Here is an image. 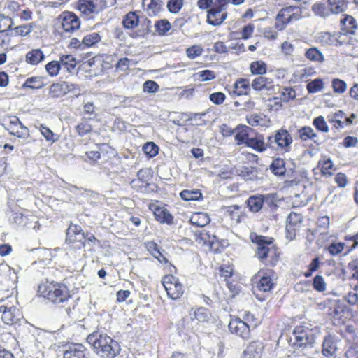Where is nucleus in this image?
Returning a JSON list of instances; mask_svg holds the SVG:
<instances>
[{
	"label": "nucleus",
	"instance_id": "nucleus-1",
	"mask_svg": "<svg viewBox=\"0 0 358 358\" xmlns=\"http://www.w3.org/2000/svg\"><path fill=\"white\" fill-rule=\"evenodd\" d=\"M250 238L251 242L256 245L255 255L265 268L271 269L279 264L282 253L273 237L258 235L252 232L250 235Z\"/></svg>",
	"mask_w": 358,
	"mask_h": 358
},
{
	"label": "nucleus",
	"instance_id": "nucleus-2",
	"mask_svg": "<svg viewBox=\"0 0 358 358\" xmlns=\"http://www.w3.org/2000/svg\"><path fill=\"white\" fill-rule=\"evenodd\" d=\"M37 293L55 306H62L72 298V293L69 286L63 282L46 280L38 286Z\"/></svg>",
	"mask_w": 358,
	"mask_h": 358
},
{
	"label": "nucleus",
	"instance_id": "nucleus-3",
	"mask_svg": "<svg viewBox=\"0 0 358 358\" xmlns=\"http://www.w3.org/2000/svg\"><path fill=\"white\" fill-rule=\"evenodd\" d=\"M95 353L102 358H115L120 352L119 343L106 334L93 333L87 338Z\"/></svg>",
	"mask_w": 358,
	"mask_h": 358
},
{
	"label": "nucleus",
	"instance_id": "nucleus-4",
	"mask_svg": "<svg viewBox=\"0 0 358 358\" xmlns=\"http://www.w3.org/2000/svg\"><path fill=\"white\" fill-rule=\"evenodd\" d=\"M65 243L69 250L76 251L84 248L87 243L99 245L100 241L92 233H85L80 225L71 222L66 231Z\"/></svg>",
	"mask_w": 358,
	"mask_h": 358
},
{
	"label": "nucleus",
	"instance_id": "nucleus-5",
	"mask_svg": "<svg viewBox=\"0 0 358 358\" xmlns=\"http://www.w3.org/2000/svg\"><path fill=\"white\" fill-rule=\"evenodd\" d=\"M260 322L254 314L247 311L243 315V319L237 316H231L228 324L230 333L244 341L251 337V331L256 329Z\"/></svg>",
	"mask_w": 358,
	"mask_h": 358
},
{
	"label": "nucleus",
	"instance_id": "nucleus-6",
	"mask_svg": "<svg viewBox=\"0 0 358 358\" xmlns=\"http://www.w3.org/2000/svg\"><path fill=\"white\" fill-rule=\"evenodd\" d=\"M138 12L129 11L122 19V27L125 29L132 31L129 34L132 38H145L151 32V20L144 17L141 22Z\"/></svg>",
	"mask_w": 358,
	"mask_h": 358
},
{
	"label": "nucleus",
	"instance_id": "nucleus-7",
	"mask_svg": "<svg viewBox=\"0 0 358 358\" xmlns=\"http://www.w3.org/2000/svg\"><path fill=\"white\" fill-rule=\"evenodd\" d=\"M320 333L317 327H313L308 322H303L296 325L293 330L294 338V346L295 348H312Z\"/></svg>",
	"mask_w": 358,
	"mask_h": 358
},
{
	"label": "nucleus",
	"instance_id": "nucleus-8",
	"mask_svg": "<svg viewBox=\"0 0 358 358\" xmlns=\"http://www.w3.org/2000/svg\"><path fill=\"white\" fill-rule=\"evenodd\" d=\"M194 239L198 244L207 247L214 254L221 253L227 246V241L215 235V227L196 231Z\"/></svg>",
	"mask_w": 358,
	"mask_h": 358
},
{
	"label": "nucleus",
	"instance_id": "nucleus-9",
	"mask_svg": "<svg viewBox=\"0 0 358 358\" xmlns=\"http://www.w3.org/2000/svg\"><path fill=\"white\" fill-rule=\"evenodd\" d=\"M303 17V8L299 6H287L282 7L275 18V28L282 31L287 27Z\"/></svg>",
	"mask_w": 358,
	"mask_h": 358
},
{
	"label": "nucleus",
	"instance_id": "nucleus-10",
	"mask_svg": "<svg viewBox=\"0 0 358 358\" xmlns=\"http://www.w3.org/2000/svg\"><path fill=\"white\" fill-rule=\"evenodd\" d=\"M293 142L292 137L289 131L281 128L275 131L273 135L267 138V145L270 148L287 152L290 150L291 144Z\"/></svg>",
	"mask_w": 358,
	"mask_h": 358
},
{
	"label": "nucleus",
	"instance_id": "nucleus-11",
	"mask_svg": "<svg viewBox=\"0 0 358 358\" xmlns=\"http://www.w3.org/2000/svg\"><path fill=\"white\" fill-rule=\"evenodd\" d=\"M275 272L273 269L261 268L253 278L254 286L261 292H270L275 286L273 278Z\"/></svg>",
	"mask_w": 358,
	"mask_h": 358
},
{
	"label": "nucleus",
	"instance_id": "nucleus-12",
	"mask_svg": "<svg viewBox=\"0 0 358 358\" xmlns=\"http://www.w3.org/2000/svg\"><path fill=\"white\" fill-rule=\"evenodd\" d=\"M162 283L169 298L173 300L180 299L185 292V287L174 275L166 274L162 279Z\"/></svg>",
	"mask_w": 358,
	"mask_h": 358
},
{
	"label": "nucleus",
	"instance_id": "nucleus-13",
	"mask_svg": "<svg viewBox=\"0 0 358 358\" xmlns=\"http://www.w3.org/2000/svg\"><path fill=\"white\" fill-rule=\"evenodd\" d=\"M106 0H78L76 3V9L80 13L89 18L98 14L106 7Z\"/></svg>",
	"mask_w": 358,
	"mask_h": 358
},
{
	"label": "nucleus",
	"instance_id": "nucleus-14",
	"mask_svg": "<svg viewBox=\"0 0 358 358\" xmlns=\"http://www.w3.org/2000/svg\"><path fill=\"white\" fill-rule=\"evenodd\" d=\"M148 208L153 213L155 220L160 224L172 225L174 223L173 215L166 208V205L155 200L148 205Z\"/></svg>",
	"mask_w": 358,
	"mask_h": 358
},
{
	"label": "nucleus",
	"instance_id": "nucleus-15",
	"mask_svg": "<svg viewBox=\"0 0 358 358\" xmlns=\"http://www.w3.org/2000/svg\"><path fill=\"white\" fill-rule=\"evenodd\" d=\"M344 240L348 242H352V245H345L343 242L330 243L327 250L331 256H336L345 250L344 255L350 253L358 245V232L353 236H345Z\"/></svg>",
	"mask_w": 358,
	"mask_h": 358
},
{
	"label": "nucleus",
	"instance_id": "nucleus-16",
	"mask_svg": "<svg viewBox=\"0 0 358 358\" xmlns=\"http://www.w3.org/2000/svg\"><path fill=\"white\" fill-rule=\"evenodd\" d=\"M227 5L214 3L207 13V22L213 26H219L227 19L228 13L226 10Z\"/></svg>",
	"mask_w": 358,
	"mask_h": 358
},
{
	"label": "nucleus",
	"instance_id": "nucleus-17",
	"mask_svg": "<svg viewBox=\"0 0 358 358\" xmlns=\"http://www.w3.org/2000/svg\"><path fill=\"white\" fill-rule=\"evenodd\" d=\"M58 20L65 32L73 33L80 27V20L73 12L65 10L59 16Z\"/></svg>",
	"mask_w": 358,
	"mask_h": 358
},
{
	"label": "nucleus",
	"instance_id": "nucleus-18",
	"mask_svg": "<svg viewBox=\"0 0 358 358\" xmlns=\"http://www.w3.org/2000/svg\"><path fill=\"white\" fill-rule=\"evenodd\" d=\"M78 90V85L62 81L52 83L50 86L48 94L51 98L57 99L65 96L69 92Z\"/></svg>",
	"mask_w": 358,
	"mask_h": 358
},
{
	"label": "nucleus",
	"instance_id": "nucleus-19",
	"mask_svg": "<svg viewBox=\"0 0 358 358\" xmlns=\"http://www.w3.org/2000/svg\"><path fill=\"white\" fill-rule=\"evenodd\" d=\"M6 129L10 135L20 138H27L29 136V129L22 124L17 116L9 117Z\"/></svg>",
	"mask_w": 358,
	"mask_h": 358
},
{
	"label": "nucleus",
	"instance_id": "nucleus-20",
	"mask_svg": "<svg viewBox=\"0 0 358 358\" xmlns=\"http://www.w3.org/2000/svg\"><path fill=\"white\" fill-rule=\"evenodd\" d=\"M90 352L82 343H72L66 347L63 358H89Z\"/></svg>",
	"mask_w": 358,
	"mask_h": 358
},
{
	"label": "nucleus",
	"instance_id": "nucleus-21",
	"mask_svg": "<svg viewBox=\"0 0 358 358\" xmlns=\"http://www.w3.org/2000/svg\"><path fill=\"white\" fill-rule=\"evenodd\" d=\"M226 215L233 224H238L244 222L247 218L245 209L242 206L231 205L226 207Z\"/></svg>",
	"mask_w": 358,
	"mask_h": 358
},
{
	"label": "nucleus",
	"instance_id": "nucleus-22",
	"mask_svg": "<svg viewBox=\"0 0 358 358\" xmlns=\"http://www.w3.org/2000/svg\"><path fill=\"white\" fill-rule=\"evenodd\" d=\"M1 318L4 324L11 325L17 322L20 318V310L15 306H0Z\"/></svg>",
	"mask_w": 358,
	"mask_h": 358
},
{
	"label": "nucleus",
	"instance_id": "nucleus-23",
	"mask_svg": "<svg viewBox=\"0 0 358 358\" xmlns=\"http://www.w3.org/2000/svg\"><path fill=\"white\" fill-rule=\"evenodd\" d=\"M340 27L343 35L354 34L357 29V23L353 16L343 14L340 20Z\"/></svg>",
	"mask_w": 358,
	"mask_h": 358
},
{
	"label": "nucleus",
	"instance_id": "nucleus-24",
	"mask_svg": "<svg viewBox=\"0 0 358 358\" xmlns=\"http://www.w3.org/2000/svg\"><path fill=\"white\" fill-rule=\"evenodd\" d=\"M96 146L100 151H87L85 152V155L91 162H97L101 158V154L103 155L104 152L113 157L116 155L115 150L107 143L96 144Z\"/></svg>",
	"mask_w": 358,
	"mask_h": 358
},
{
	"label": "nucleus",
	"instance_id": "nucleus-25",
	"mask_svg": "<svg viewBox=\"0 0 358 358\" xmlns=\"http://www.w3.org/2000/svg\"><path fill=\"white\" fill-rule=\"evenodd\" d=\"M45 59L44 52L41 48H31L24 56L25 62L31 66H37Z\"/></svg>",
	"mask_w": 358,
	"mask_h": 358
},
{
	"label": "nucleus",
	"instance_id": "nucleus-26",
	"mask_svg": "<svg viewBox=\"0 0 358 358\" xmlns=\"http://www.w3.org/2000/svg\"><path fill=\"white\" fill-rule=\"evenodd\" d=\"M267 198V196L263 194L250 196L246 201L250 211L254 213L259 212Z\"/></svg>",
	"mask_w": 358,
	"mask_h": 358
},
{
	"label": "nucleus",
	"instance_id": "nucleus-27",
	"mask_svg": "<svg viewBox=\"0 0 358 358\" xmlns=\"http://www.w3.org/2000/svg\"><path fill=\"white\" fill-rule=\"evenodd\" d=\"M317 168L320 169L321 175L326 178L332 176L336 171V167L333 162L327 157L319 160Z\"/></svg>",
	"mask_w": 358,
	"mask_h": 358
},
{
	"label": "nucleus",
	"instance_id": "nucleus-28",
	"mask_svg": "<svg viewBox=\"0 0 358 358\" xmlns=\"http://www.w3.org/2000/svg\"><path fill=\"white\" fill-rule=\"evenodd\" d=\"M252 129L243 124H239L235 128L234 138L237 145L245 144L250 138V132Z\"/></svg>",
	"mask_w": 358,
	"mask_h": 358
},
{
	"label": "nucleus",
	"instance_id": "nucleus-29",
	"mask_svg": "<svg viewBox=\"0 0 358 358\" xmlns=\"http://www.w3.org/2000/svg\"><path fill=\"white\" fill-rule=\"evenodd\" d=\"M263 349L264 345L262 341H252L247 345L246 348L243 351V356L259 358Z\"/></svg>",
	"mask_w": 358,
	"mask_h": 358
},
{
	"label": "nucleus",
	"instance_id": "nucleus-30",
	"mask_svg": "<svg viewBox=\"0 0 358 358\" xmlns=\"http://www.w3.org/2000/svg\"><path fill=\"white\" fill-rule=\"evenodd\" d=\"M343 34L341 31L334 33L325 32L322 35L321 38L322 41L329 45L338 46L343 43Z\"/></svg>",
	"mask_w": 358,
	"mask_h": 358
},
{
	"label": "nucleus",
	"instance_id": "nucleus-31",
	"mask_svg": "<svg viewBox=\"0 0 358 358\" xmlns=\"http://www.w3.org/2000/svg\"><path fill=\"white\" fill-rule=\"evenodd\" d=\"M144 10L150 17H155L159 15L162 10L161 0H143Z\"/></svg>",
	"mask_w": 358,
	"mask_h": 358
},
{
	"label": "nucleus",
	"instance_id": "nucleus-32",
	"mask_svg": "<svg viewBox=\"0 0 358 358\" xmlns=\"http://www.w3.org/2000/svg\"><path fill=\"white\" fill-rule=\"evenodd\" d=\"M336 350V343L334 337L330 334L325 336L322 343V355L329 357L335 354Z\"/></svg>",
	"mask_w": 358,
	"mask_h": 358
},
{
	"label": "nucleus",
	"instance_id": "nucleus-33",
	"mask_svg": "<svg viewBox=\"0 0 358 358\" xmlns=\"http://www.w3.org/2000/svg\"><path fill=\"white\" fill-rule=\"evenodd\" d=\"M250 90V81L247 78H240L234 84L232 93L236 96L246 95Z\"/></svg>",
	"mask_w": 358,
	"mask_h": 358
},
{
	"label": "nucleus",
	"instance_id": "nucleus-34",
	"mask_svg": "<svg viewBox=\"0 0 358 358\" xmlns=\"http://www.w3.org/2000/svg\"><path fill=\"white\" fill-rule=\"evenodd\" d=\"M331 15H338L345 12L348 7L347 0H327Z\"/></svg>",
	"mask_w": 358,
	"mask_h": 358
},
{
	"label": "nucleus",
	"instance_id": "nucleus-35",
	"mask_svg": "<svg viewBox=\"0 0 358 358\" xmlns=\"http://www.w3.org/2000/svg\"><path fill=\"white\" fill-rule=\"evenodd\" d=\"M247 147L250 148L257 152H262L268 147L266 144L262 135L254 138H249L245 144Z\"/></svg>",
	"mask_w": 358,
	"mask_h": 358
},
{
	"label": "nucleus",
	"instance_id": "nucleus-36",
	"mask_svg": "<svg viewBox=\"0 0 358 358\" xmlns=\"http://www.w3.org/2000/svg\"><path fill=\"white\" fill-rule=\"evenodd\" d=\"M210 221V218L208 213L203 212H196L192 214L190 217V222L192 225L203 227Z\"/></svg>",
	"mask_w": 358,
	"mask_h": 358
},
{
	"label": "nucleus",
	"instance_id": "nucleus-37",
	"mask_svg": "<svg viewBox=\"0 0 358 358\" xmlns=\"http://www.w3.org/2000/svg\"><path fill=\"white\" fill-rule=\"evenodd\" d=\"M311 10L315 15L319 17H327L331 15L327 2L317 1L313 4Z\"/></svg>",
	"mask_w": 358,
	"mask_h": 358
},
{
	"label": "nucleus",
	"instance_id": "nucleus-38",
	"mask_svg": "<svg viewBox=\"0 0 358 358\" xmlns=\"http://www.w3.org/2000/svg\"><path fill=\"white\" fill-rule=\"evenodd\" d=\"M34 24L33 22L22 24L16 27H14L11 29L10 36L17 37H26L33 30Z\"/></svg>",
	"mask_w": 358,
	"mask_h": 358
},
{
	"label": "nucleus",
	"instance_id": "nucleus-39",
	"mask_svg": "<svg viewBox=\"0 0 358 358\" xmlns=\"http://www.w3.org/2000/svg\"><path fill=\"white\" fill-rule=\"evenodd\" d=\"M154 27L158 36H163L169 34L171 29V24L167 19H162L155 22Z\"/></svg>",
	"mask_w": 358,
	"mask_h": 358
},
{
	"label": "nucleus",
	"instance_id": "nucleus-40",
	"mask_svg": "<svg viewBox=\"0 0 358 358\" xmlns=\"http://www.w3.org/2000/svg\"><path fill=\"white\" fill-rule=\"evenodd\" d=\"M180 196L186 201H201L203 198L200 189H184L180 192Z\"/></svg>",
	"mask_w": 358,
	"mask_h": 358
},
{
	"label": "nucleus",
	"instance_id": "nucleus-41",
	"mask_svg": "<svg viewBox=\"0 0 358 358\" xmlns=\"http://www.w3.org/2000/svg\"><path fill=\"white\" fill-rule=\"evenodd\" d=\"M61 68L64 67L68 72H71L77 65L76 58L70 54L62 55L59 57Z\"/></svg>",
	"mask_w": 358,
	"mask_h": 358
},
{
	"label": "nucleus",
	"instance_id": "nucleus-42",
	"mask_svg": "<svg viewBox=\"0 0 358 358\" xmlns=\"http://www.w3.org/2000/svg\"><path fill=\"white\" fill-rule=\"evenodd\" d=\"M272 173L276 176H283L286 172L285 162L281 158H276L273 160L270 165Z\"/></svg>",
	"mask_w": 358,
	"mask_h": 358
},
{
	"label": "nucleus",
	"instance_id": "nucleus-43",
	"mask_svg": "<svg viewBox=\"0 0 358 358\" xmlns=\"http://www.w3.org/2000/svg\"><path fill=\"white\" fill-rule=\"evenodd\" d=\"M250 70L252 75L262 76L267 71V64L262 60L254 61L250 64Z\"/></svg>",
	"mask_w": 358,
	"mask_h": 358
},
{
	"label": "nucleus",
	"instance_id": "nucleus-44",
	"mask_svg": "<svg viewBox=\"0 0 358 358\" xmlns=\"http://www.w3.org/2000/svg\"><path fill=\"white\" fill-rule=\"evenodd\" d=\"M272 83V80L266 77L259 76L255 78L252 82V87L256 91H262L268 89V85Z\"/></svg>",
	"mask_w": 358,
	"mask_h": 358
},
{
	"label": "nucleus",
	"instance_id": "nucleus-45",
	"mask_svg": "<svg viewBox=\"0 0 358 358\" xmlns=\"http://www.w3.org/2000/svg\"><path fill=\"white\" fill-rule=\"evenodd\" d=\"M75 130L79 136L83 137L92 133V126L88 120L83 118L82 121L76 126Z\"/></svg>",
	"mask_w": 358,
	"mask_h": 358
},
{
	"label": "nucleus",
	"instance_id": "nucleus-46",
	"mask_svg": "<svg viewBox=\"0 0 358 358\" xmlns=\"http://www.w3.org/2000/svg\"><path fill=\"white\" fill-rule=\"evenodd\" d=\"M144 245L147 251L157 261L164 255L160 250V247L154 241H147Z\"/></svg>",
	"mask_w": 358,
	"mask_h": 358
},
{
	"label": "nucleus",
	"instance_id": "nucleus-47",
	"mask_svg": "<svg viewBox=\"0 0 358 358\" xmlns=\"http://www.w3.org/2000/svg\"><path fill=\"white\" fill-rule=\"evenodd\" d=\"M101 40V35L97 32H92L85 35L83 38V43L84 44V48H91L97 43H99Z\"/></svg>",
	"mask_w": 358,
	"mask_h": 358
},
{
	"label": "nucleus",
	"instance_id": "nucleus-48",
	"mask_svg": "<svg viewBox=\"0 0 358 358\" xmlns=\"http://www.w3.org/2000/svg\"><path fill=\"white\" fill-rule=\"evenodd\" d=\"M299 136L302 141H307L308 140H314L317 136V134L314 131L312 127L309 126L302 127L298 131Z\"/></svg>",
	"mask_w": 358,
	"mask_h": 358
},
{
	"label": "nucleus",
	"instance_id": "nucleus-49",
	"mask_svg": "<svg viewBox=\"0 0 358 358\" xmlns=\"http://www.w3.org/2000/svg\"><path fill=\"white\" fill-rule=\"evenodd\" d=\"M247 123L252 127L265 125L266 115L253 113L246 117Z\"/></svg>",
	"mask_w": 358,
	"mask_h": 358
},
{
	"label": "nucleus",
	"instance_id": "nucleus-50",
	"mask_svg": "<svg viewBox=\"0 0 358 358\" xmlns=\"http://www.w3.org/2000/svg\"><path fill=\"white\" fill-rule=\"evenodd\" d=\"M305 57L315 62H323L324 60L322 53L316 48H310L305 52Z\"/></svg>",
	"mask_w": 358,
	"mask_h": 358
},
{
	"label": "nucleus",
	"instance_id": "nucleus-51",
	"mask_svg": "<svg viewBox=\"0 0 358 358\" xmlns=\"http://www.w3.org/2000/svg\"><path fill=\"white\" fill-rule=\"evenodd\" d=\"M22 6L15 1H8L4 8V10L9 15L13 17H18L21 11Z\"/></svg>",
	"mask_w": 358,
	"mask_h": 358
},
{
	"label": "nucleus",
	"instance_id": "nucleus-52",
	"mask_svg": "<svg viewBox=\"0 0 358 358\" xmlns=\"http://www.w3.org/2000/svg\"><path fill=\"white\" fill-rule=\"evenodd\" d=\"M43 86V78L40 76L30 77L24 83V87L31 89H40Z\"/></svg>",
	"mask_w": 358,
	"mask_h": 358
},
{
	"label": "nucleus",
	"instance_id": "nucleus-53",
	"mask_svg": "<svg viewBox=\"0 0 358 358\" xmlns=\"http://www.w3.org/2000/svg\"><path fill=\"white\" fill-rule=\"evenodd\" d=\"M13 19L10 16L0 14V32L10 31L13 28Z\"/></svg>",
	"mask_w": 358,
	"mask_h": 358
},
{
	"label": "nucleus",
	"instance_id": "nucleus-54",
	"mask_svg": "<svg viewBox=\"0 0 358 358\" xmlns=\"http://www.w3.org/2000/svg\"><path fill=\"white\" fill-rule=\"evenodd\" d=\"M324 88V82L321 78H316L309 82L306 85L308 93H316Z\"/></svg>",
	"mask_w": 358,
	"mask_h": 358
},
{
	"label": "nucleus",
	"instance_id": "nucleus-55",
	"mask_svg": "<svg viewBox=\"0 0 358 358\" xmlns=\"http://www.w3.org/2000/svg\"><path fill=\"white\" fill-rule=\"evenodd\" d=\"M204 50L201 45H194L186 49V55L190 59H194L196 57H200Z\"/></svg>",
	"mask_w": 358,
	"mask_h": 358
},
{
	"label": "nucleus",
	"instance_id": "nucleus-56",
	"mask_svg": "<svg viewBox=\"0 0 358 358\" xmlns=\"http://www.w3.org/2000/svg\"><path fill=\"white\" fill-rule=\"evenodd\" d=\"M313 288L318 292H323L327 289V284L321 275H316L312 280Z\"/></svg>",
	"mask_w": 358,
	"mask_h": 358
},
{
	"label": "nucleus",
	"instance_id": "nucleus-57",
	"mask_svg": "<svg viewBox=\"0 0 358 358\" xmlns=\"http://www.w3.org/2000/svg\"><path fill=\"white\" fill-rule=\"evenodd\" d=\"M322 264L317 257H315L308 266L307 271L303 272V276L306 278L311 277L313 273L320 268Z\"/></svg>",
	"mask_w": 358,
	"mask_h": 358
},
{
	"label": "nucleus",
	"instance_id": "nucleus-58",
	"mask_svg": "<svg viewBox=\"0 0 358 358\" xmlns=\"http://www.w3.org/2000/svg\"><path fill=\"white\" fill-rule=\"evenodd\" d=\"M143 151L149 158L154 157L159 153V147L154 142H147L143 146Z\"/></svg>",
	"mask_w": 358,
	"mask_h": 358
},
{
	"label": "nucleus",
	"instance_id": "nucleus-59",
	"mask_svg": "<svg viewBox=\"0 0 358 358\" xmlns=\"http://www.w3.org/2000/svg\"><path fill=\"white\" fill-rule=\"evenodd\" d=\"M45 68L48 75L51 77H54L59 74L61 69V64L59 61L53 60L48 62Z\"/></svg>",
	"mask_w": 358,
	"mask_h": 358
},
{
	"label": "nucleus",
	"instance_id": "nucleus-60",
	"mask_svg": "<svg viewBox=\"0 0 358 358\" xmlns=\"http://www.w3.org/2000/svg\"><path fill=\"white\" fill-rule=\"evenodd\" d=\"M37 128L47 141L54 143L57 140V138H55L56 135L47 126L41 124Z\"/></svg>",
	"mask_w": 358,
	"mask_h": 358
},
{
	"label": "nucleus",
	"instance_id": "nucleus-61",
	"mask_svg": "<svg viewBox=\"0 0 358 358\" xmlns=\"http://www.w3.org/2000/svg\"><path fill=\"white\" fill-rule=\"evenodd\" d=\"M184 5V0H169L166 7L168 10L173 14L178 13Z\"/></svg>",
	"mask_w": 358,
	"mask_h": 358
},
{
	"label": "nucleus",
	"instance_id": "nucleus-62",
	"mask_svg": "<svg viewBox=\"0 0 358 358\" xmlns=\"http://www.w3.org/2000/svg\"><path fill=\"white\" fill-rule=\"evenodd\" d=\"M331 87L335 93L343 94L347 89L345 82L339 78H334L331 81Z\"/></svg>",
	"mask_w": 358,
	"mask_h": 358
},
{
	"label": "nucleus",
	"instance_id": "nucleus-63",
	"mask_svg": "<svg viewBox=\"0 0 358 358\" xmlns=\"http://www.w3.org/2000/svg\"><path fill=\"white\" fill-rule=\"evenodd\" d=\"M208 319V310L203 307L196 308L194 312V317H192V320H197L200 322L207 321Z\"/></svg>",
	"mask_w": 358,
	"mask_h": 358
},
{
	"label": "nucleus",
	"instance_id": "nucleus-64",
	"mask_svg": "<svg viewBox=\"0 0 358 358\" xmlns=\"http://www.w3.org/2000/svg\"><path fill=\"white\" fill-rule=\"evenodd\" d=\"M313 126L320 131L327 133L329 131V127L323 116H318L313 121Z\"/></svg>",
	"mask_w": 358,
	"mask_h": 358
}]
</instances>
